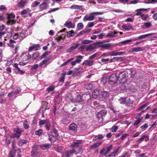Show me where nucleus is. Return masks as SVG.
Masks as SVG:
<instances>
[{
    "instance_id": "f257e3e1",
    "label": "nucleus",
    "mask_w": 157,
    "mask_h": 157,
    "mask_svg": "<svg viewBox=\"0 0 157 157\" xmlns=\"http://www.w3.org/2000/svg\"><path fill=\"white\" fill-rule=\"evenodd\" d=\"M118 80L119 79L117 75L116 74H112L110 76L108 82L110 84L113 85L116 83Z\"/></svg>"
},
{
    "instance_id": "f03ea898",
    "label": "nucleus",
    "mask_w": 157,
    "mask_h": 157,
    "mask_svg": "<svg viewBox=\"0 0 157 157\" xmlns=\"http://www.w3.org/2000/svg\"><path fill=\"white\" fill-rule=\"evenodd\" d=\"M13 132L14 133H13L12 135V138H13L17 137L18 139L21 134L22 130L20 128H15L14 129Z\"/></svg>"
},
{
    "instance_id": "7ed1b4c3",
    "label": "nucleus",
    "mask_w": 157,
    "mask_h": 157,
    "mask_svg": "<svg viewBox=\"0 0 157 157\" xmlns=\"http://www.w3.org/2000/svg\"><path fill=\"white\" fill-rule=\"evenodd\" d=\"M107 113L106 110H102L99 112L97 115V117L99 121L102 122L103 121V117L105 116Z\"/></svg>"
},
{
    "instance_id": "20e7f679",
    "label": "nucleus",
    "mask_w": 157,
    "mask_h": 157,
    "mask_svg": "<svg viewBox=\"0 0 157 157\" xmlns=\"http://www.w3.org/2000/svg\"><path fill=\"white\" fill-rule=\"evenodd\" d=\"M49 0H44L42 3L39 6V8L40 11L45 10L48 6V4Z\"/></svg>"
},
{
    "instance_id": "39448f33",
    "label": "nucleus",
    "mask_w": 157,
    "mask_h": 157,
    "mask_svg": "<svg viewBox=\"0 0 157 157\" xmlns=\"http://www.w3.org/2000/svg\"><path fill=\"white\" fill-rule=\"evenodd\" d=\"M117 76H118L119 80H122L126 78V77L128 76V72L126 71L121 72Z\"/></svg>"
},
{
    "instance_id": "423d86ee",
    "label": "nucleus",
    "mask_w": 157,
    "mask_h": 157,
    "mask_svg": "<svg viewBox=\"0 0 157 157\" xmlns=\"http://www.w3.org/2000/svg\"><path fill=\"white\" fill-rule=\"evenodd\" d=\"M48 137V140L52 143L55 142L56 140V136H55L52 134V132H48L47 133Z\"/></svg>"
},
{
    "instance_id": "0eeeda50",
    "label": "nucleus",
    "mask_w": 157,
    "mask_h": 157,
    "mask_svg": "<svg viewBox=\"0 0 157 157\" xmlns=\"http://www.w3.org/2000/svg\"><path fill=\"white\" fill-rule=\"evenodd\" d=\"M76 152L75 150H69L64 152L62 155V157H69L71 155Z\"/></svg>"
},
{
    "instance_id": "6e6552de",
    "label": "nucleus",
    "mask_w": 157,
    "mask_h": 157,
    "mask_svg": "<svg viewBox=\"0 0 157 157\" xmlns=\"http://www.w3.org/2000/svg\"><path fill=\"white\" fill-rule=\"evenodd\" d=\"M77 126L75 123H72L71 124L69 127V130L72 131L74 132H76L77 131Z\"/></svg>"
},
{
    "instance_id": "1a4fd4ad",
    "label": "nucleus",
    "mask_w": 157,
    "mask_h": 157,
    "mask_svg": "<svg viewBox=\"0 0 157 157\" xmlns=\"http://www.w3.org/2000/svg\"><path fill=\"white\" fill-rule=\"evenodd\" d=\"M40 48V45L37 44L29 47V48L28 51H36L39 50Z\"/></svg>"
},
{
    "instance_id": "9d476101",
    "label": "nucleus",
    "mask_w": 157,
    "mask_h": 157,
    "mask_svg": "<svg viewBox=\"0 0 157 157\" xmlns=\"http://www.w3.org/2000/svg\"><path fill=\"white\" fill-rule=\"evenodd\" d=\"M82 98L83 100H89L91 98V95L89 93L84 94L82 95Z\"/></svg>"
},
{
    "instance_id": "9b49d317",
    "label": "nucleus",
    "mask_w": 157,
    "mask_h": 157,
    "mask_svg": "<svg viewBox=\"0 0 157 157\" xmlns=\"http://www.w3.org/2000/svg\"><path fill=\"white\" fill-rule=\"evenodd\" d=\"M102 48L105 49H109L112 47V46L110 44H107V41H103Z\"/></svg>"
},
{
    "instance_id": "f8f14e48",
    "label": "nucleus",
    "mask_w": 157,
    "mask_h": 157,
    "mask_svg": "<svg viewBox=\"0 0 157 157\" xmlns=\"http://www.w3.org/2000/svg\"><path fill=\"white\" fill-rule=\"evenodd\" d=\"M119 32L114 31L113 32H111L107 34L105 36L106 37H114L117 36V35Z\"/></svg>"
},
{
    "instance_id": "ddd939ff",
    "label": "nucleus",
    "mask_w": 157,
    "mask_h": 157,
    "mask_svg": "<svg viewBox=\"0 0 157 157\" xmlns=\"http://www.w3.org/2000/svg\"><path fill=\"white\" fill-rule=\"evenodd\" d=\"M40 153L37 150H32L31 152V156L33 157L39 156Z\"/></svg>"
},
{
    "instance_id": "4468645a",
    "label": "nucleus",
    "mask_w": 157,
    "mask_h": 157,
    "mask_svg": "<svg viewBox=\"0 0 157 157\" xmlns=\"http://www.w3.org/2000/svg\"><path fill=\"white\" fill-rule=\"evenodd\" d=\"M95 87L94 84L90 83H87L85 85V88L88 90H91L94 89Z\"/></svg>"
},
{
    "instance_id": "2eb2a0df",
    "label": "nucleus",
    "mask_w": 157,
    "mask_h": 157,
    "mask_svg": "<svg viewBox=\"0 0 157 157\" xmlns=\"http://www.w3.org/2000/svg\"><path fill=\"white\" fill-rule=\"evenodd\" d=\"M70 8L71 9H77L80 10H83L82 6L78 5H72Z\"/></svg>"
},
{
    "instance_id": "dca6fc26",
    "label": "nucleus",
    "mask_w": 157,
    "mask_h": 157,
    "mask_svg": "<svg viewBox=\"0 0 157 157\" xmlns=\"http://www.w3.org/2000/svg\"><path fill=\"white\" fill-rule=\"evenodd\" d=\"M152 34H153L152 33H148V34H146L142 35L138 37L136 39H135V40H134L135 41V40H136L138 39H140L146 38L149 36H151L152 35Z\"/></svg>"
},
{
    "instance_id": "f3484780",
    "label": "nucleus",
    "mask_w": 157,
    "mask_h": 157,
    "mask_svg": "<svg viewBox=\"0 0 157 157\" xmlns=\"http://www.w3.org/2000/svg\"><path fill=\"white\" fill-rule=\"evenodd\" d=\"M26 31L25 30H22L19 35V38L22 40L25 36Z\"/></svg>"
},
{
    "instance_id": "a211bd4d",
    "label": "nucleus",
    "mask_w": 157,
    "mask_h": 157,
    "mask_svg": "<svg viewBox=\"0 0 157 157\" xmlns=\"http://www.w3.org/2000/svg\"><path fill=\"white\" fill-rule=\"evenodd\" d=\"M71 147L74 149H77L79 147V143L78 142H73L70 145Z\"/></svg>"
},
{
    "instance_id": "6ab92c4d",
    "label": "nucleus",
    "mask_w": 157,
    "mask_h": 157,
    "mask_svg": "<svg viewBox=\"0 0 157 157\" xmlns=\"http://www.w3.org/2000/svg\"><path fill=\"white\" fill-rule=\"evenodd\" d=\"M26 3V1H24L22 0L18 3L17 5L19 7L23 8L25 6Z\"/></svg>"
},
{
    "instance_id": "aec40b11",
    "label": "nucleus",
    "mask_w": 157,
    "mask_h": 157,
    "mask_svg": "<svg viewBox=\"0 0 157 157\" xmlns=\"http://www.w3.org/2000/svg\"><path fill=\"white\" fill-rule=\"evenodd\" d=\"M28 142V141L27 140H19L17 144L20 147L22 146L24 144H26Z\"/></svg>"
},
{
    "instance_id": "412c9836",
    "label": "nucleus",
    "mask_w": 157,
    "mask_h": 157,
    "mask_svg": "<svg viewBox=\"0 0 157 157\" xmlns=\"http://www.w3.org/2000/svg\"><path fill=\"white\" fill-rule=\"evenodd\" d=\"M132 51V52H138L140 51H142L144 49L142 47H137L131 49Z\"/></svg>"
},
{
    "instance_id": "4be33fe9",
    "label": "nucleus",
    "mask_w": 157,
    "mask_h": 157,
    "mask_svg": "<svg viewBox=\"0 0 157 157\" xmlns=\"http://www.w3.org/2000/svg\"><path fill=\"white\" fill-rule=\"evenodd\" d=\"M124 53L123 52H116L115 51H112L110 53L109 55L111 56H117V55H121Z\"/></svg>"
},
{
    "instance_id": "5701e85b",
    "label": "nucleus",
    "mask_w": 157,
    "mask_h": 157,
    "mask_svg": "<svg viewBox=\"0 0 157 157\" xmlns=\"http://www.w3.org/2000/svg\"><path fill=\"white\" fill-rule=\"evenodd\" d=\"M99 92L98 90H95L92 93V97L94 98H97L99 95Z\"/></svg>"
},
{
    "instance_id": "b1692460",
    "label": "nucleus",
    "mask_w": 157,
    "mask_h": 157,
    "mask_svg": "<svg viewBox=\"0 0 157 157\" xmlns=\"http://www.w3.org/2000/svg\"><path fill=\"white\" fill-rule=\"evenodd\" d=\"M39 55L40 53L38 52H35L33 54L32 58L34 60L38 59Z\"/></svg>"
},
{
    "instance_id": "393cba45",
    "label": "nucleus",
    "mask_w": 157,
    "mask_h": 157,
    "mask_svg": "<svg viewBox=\"0 0 157 157\" xmlns=\"http://www.w3.org/2000/svg\"><path fill=\"white\" fill-rule=\"evenodd\" d=\"M96 48L100 47H102L103 43V41H98L94 43Z\"/></svg>"
},
{
    "instance_id": "a878e982",
    "label": "nucleus",
    "mask_w": 157,
    "mask_h": 157,
    "mask_svg": "<svg viewBox=\"0 0 157 157\" xmlns=\"http://www.w3.org/2000/svg\"><path fill=\"white\" fill-rule=\"evenodd\" d=\"M28 122L27 120H25L23 122V125L24 128L25 129H27L29 128L30 126L28 124Z\"/></svg>"
},
{
    "instance_id": "bb28decb",
    "label": "nucleus",
    "mask_w": 157,
    "mask_h": 157,
    "mask_svg": "<svg viewBox=\"0 0 157 157\" xmlns=\"http://www.w3.org/2000/svg\"><path fill=\"white\" fill-rule=\"evenodd\" d=\"M95 48H95L94 45L93 43L92 44L90 45L88 47H87L86 48V49L87 51H92Z\"/></svg>"
},
{
    "instance_id": "cd10ccee",
    "label": "nucleus",
    "mask_w": 157,
    "mask_h": 157,
    "mask_svg": "<svg viewBox=\"0 0 157 157\" xmlns=\"http://www.w3.org/2000/svg\"><path fill=\"white\" fill-rule=\"evenodd\" d=\"M80 45V44H79L78 43L76 44L75 46H71L70 47L69 49H68V52H72V51L75 50Z\"/></svg>"
},
{
    "instance_id": "c85d7f7f",
    "label": "nucleus",
    "mask_w": 157,
    "mask_h": 157,
    "mask_svg": "<svg viewBox=\"0 0 157 157\" xmlns=\"http://www.w3.org/2000/svg\"><path fill=\"white\" fill-rule=\"evenodd\" d=\"M122 28L123 29L127 31H129L132 28V25L130 24L128 25H123L122 26Z\"/></svg>"
},
{
    "instance_id": "c756f323",
    "label": "nucleus",
    "mask_w": 157,
    "mask_h": 157,
    "mask_svg": "<svg viewBox=\"0 0 157 157\" xmlns=\"http://www.w3.org/2000/svg\"><path fill=\"white\" fill-rule=\"evenodd\" d=\"M94 18V15L89 17L85 16L83 18V21H91L93 20Z\"/></svg>"
},
{
    "instance_id": "7c9ffc66",
    "label": "nucleus",
    "mask_w": 157,
    "mask_h": 157,
    "mask_svg": "<svg viewBox=\"0 0 157 157\" xmlns=\"http://www.w3.org/2000/svg\"><path fill=\"white\" fill-rule=\"evenodd\" d=\"M51 145L49 144H44L40 145V147L43 150H44L49 148Z\"/></svg>"
},
{
    "instance_id": "2f4dec72",
    "label": "nucleus",
    "mask_w": 157,
    "mask_h": 157,
    "mask_svg": "<svg viewBox=\"0 0 157 157\" xmlns=\"http://www.w3.org/2000/svg\"><path fill=\"white\" fill-rule=\"evenodd\" d=\"M16 42L12 39H10L9 40V43L7 44L8 46L11 48H13L14 45V43H16Z\"/></svg>"
},
{
    "instance_id": "473e14b6",
    "label": "nucleus",
    "mask_w": 157,
    "mask_h": 157,
    "mask_svg": "<svg viewBox=\"0 0 157 157\" xmlns=\"http://www.w3.org/2000/svg\"><path fill=\"white\" fill-rule=\"evenodd\" d=\"M94 61L93 60H85L84 61V63L85 65L88 66H91L93 64Z\"/></svg>"
},
{
    "instance_id": "72a5a7b5",
    "label": "nucleus",
    "mask_w": 157,
    "mask_h": 157,
    "mask_svg": "<svg viewBox=\"0 0 157 157\" xmlns=\"http://www.w3.org/2000/svg\"><path fill=\"white\" fill-rule=\"evenodd\" d=\"M31 56L29 53L25 55L22 58L23 61H26L31 58Z\"/></svg>"
},
{
    "instance_id": "f704fd0d",
    "label": "nucleus",
    "mask_w": 157,
    "mask_h": 157,
    "mask_svg": "<svg viewBox=\"0 0 157 157\" xmlns=\"http://www.w3.org/2000/svg\"><path fill=\"white\" fill-rule=\"evenodd\" d=\"M102 142H100L97 143H95L90 146V148L93 149L99 147L101 144Z\"/></svg>"
},
{
    "instance_id": "c9c22d12",
    "label": "nucleus",
    "mask_w": 157,
    "mask_h": 157,
    "mask_svg": "<svg viewBox=\"0 0 157 157\" xmlns=\"http://www.w3.org/2000/svg\"><path fill=\"white\" fill-rule=\"evenodd\" d=\"M66 33L67 34V36L68 37H70L71 36H74L75 34H74V31L72 30L71 31L67 32Z\"/></svg>"
},
{
    "instance_id": "e433bc0d",
    "label": "nucleus",
    "mask_w": 157,
    "mask_h": 157,
    "mask_svg": "<svg viewBox=\"0 0 157 157\" xmlns=\"http://www.w3.org/2000/svg\"><path fill=\"white\" fill-rule=\"evenodd\" d=\"M16 22V21L15 20L9 19L7 22L6 24L8 25H12L14 24Z\"/></svg>"
},
{
    "instance_id": "4c0bfd02",
    "label": "nucleus",
    "mask_w": 157,
    "mask_h": 157,
    "mask_svg": "<svg viewBox=\"0 0 157 157\" xmlns=\"http://www.w3.org/2000/svg\"><path fill=\"white\" fill-rule=\"evenodd\" d=\"M51 53V52H48V51H47V52H44L43 55H42L40 57V59H43V58H45L46 57L49 55V54H50V53Z\"/></svg>"
},
{
    "instance_id": "58836bf2",
    "label": "nucleus",
    "mask_w": 157,
    "mask_h": 157,
    "mask_svg": "<svg viewBox=\"0 0 157 157\" xmlns=\"http://www.w3.org/2000/svg\"><path fill=\"white\" fill-rule=\"evenodd\" d=\"M76 57V59L75 60V62H76L77 63H80L82 59V56L79 55L77 56Z\"/></svg>"
},
{
    "instance_id": "ea45409f",
    "label": "nucleus",
    "mask_w": 157,
    "mask_h": 157,
    "mask_svg": "<svg viewBox=\"0 0 157 157\" xmlns=\"http://www.w3.org/2000/svg\"><path fill=\"white\" fill-rule=\"evenodd\" d=\"M48 121L45 120H40L39 122V124L40 126H41L44 125V124H46V122Z\"/></svg>"
},
{
    "instance_id": "a19ab883",
    "label": "nucleus",
    "mask_w": 157,
    "mask_h": 157,
    "mask_svg": "<svg viewBox=\"0 0 157 157\" xmlns=\"http://www.w3.org/2000/svg\"><path fill=\"white\" fill-rule=\"evenodd\" d=\"M16 151H10L8 153V157H14L16 154Z\"/></svg>"
},
{
    "instance_id": "79ce46f5",
    "label": "nucleus",
    "mask_w": 157,
    "mask_h": 157,
    "mask_svg": "<svg viewBox=\"0 0 157 157\" xmlns=\"http://www.w3.org/2000/svg\"><path fill=\"white\" fill-rule=\"evenodd\" d=\"M101 94L103 97L106 98L109 96V93L107 91H103L101 92Z\"/></svg>"
},
{
    "instance_id": "37998d69",
    "label": "nucleus",
    "mask_w": 157,
    "mask_h": 157,
    "mask_svg": "<svg viewBox=\"0 0 157 157\" xmlns=\"http://www.w3.org/2000/svg\"><path fill=\"white\" fill-rule=\"evenodd\" d=\"M55 87L54 85H51L47 88V90L48 92L52 91L54 90Z\"/></svg>"
},
{
    "instance_id": "c03bdc74",
    "label": "nucleus",
    "mask_w": 157,
    "mask_h": 157,
    "mask_svg": "<svg viewBox=\"0 0 157 157\" xmlns=\"http://www.w3.org/2000/svg\"><path fill=\"white\" fill-rule=\"evenodd\" d=\"M118 149V148L117 149L114 151L113 152H112L110 154L108 155V157H111L112 156L114 157L115 156L117 152Z\"/></svg>"
},
{
    "instance_id": "a18cd8bd",
    "label": "nucleus",
    "mask_w": 157,
    "mask_h": 157,
    "mask_svg": "<svg viewBox=\"0 0 157 157\" xmlns=\"http://www.w3.org/2000/svg\"><path fill=\"white\" fill-rule=\"evenodd\" d=\"M151 23L149 22L145 23L143 25V26H144V27H143V28L144 29L149 28L151 27Z\"/></svg>"
},
{
    "instance_id": "49530a36",
    "label": "nucleus",
    "mask_w": 157,
    "mask_h": 157,
    "mask_svg": "<svg viewBox=\"0 0 157 157\" xmlns=\"http://www.w3.org/2000/svg\"><path fill=\"white\" fill-rule=\"evenodd\" d=\"M7 19L8 20L10 19H14L15 17V16L14 14L13 13H10V14H7Z\"/></svg>"
},
{
    "instance_id": "de8ad7c7",
    "label": "nucleus",
    "mask_w": 157,
    "mask_h": 157,
    "mask_svg": "<svg viewBox=\"0 0 157 157\" xmlns=\"http://www.w3.org/2000/svg\"><path fill=\"white\" fill-rule=\"evenodd\" d=\"M50 122L48 121L45 124V127L47 131H49L50 130Z\"/></svg>"
},
{
    "instance_id": "09e8293b",
    "label": "nucleus",
    "mask_w": 157,
    "mask_h": 157,
    "mask_svg": "<svg viewBox=\"0 0 157 157\" xmlns=\"http://www.w3.org/2000/svg\"><path fill=\"white\" fill-rule=\"evenodd\" d=\"M93 42L92 40H82L81 41V44H89Z\"/></svg>"
},
{
    "instance_id": "8fccbe9b",
    "label": "nucleus",
    "mask_w": 157,
    "mask_h": 157,
    "mask_svg": "<svg viewBox=\"0 0 157 157\" xmlns=\"http://www.w3.org/2000/svg\"><path fill=\"white\" fill-rule=\"evenodd\" d=\"M43 130L42 129H39L35 131V134L36 135L40 136L43 133Z\"/></svg>"
},
{
    "instance_id": "3c124183",
    "label": "nucleus",
    "mask_w": 157,
    "mask_h": 157,
    "mask_svg": "<svg viewBox=\"0 0 157 157\" xmlns=\"http://www.w3.org/2000/svg\"><path fill=\"white\" fill-rule=\"evenodd\" d=\"M134 40L129 39L128 40H125L120 42V43L123 44H125L131 42L132 41H134Z\"/></svg>"
},
{
    "instance_id": "603ef678",
    "label": "nucleus",
    "mask_w": 157,
    "mask_h": 157,
    "mask_svg": "<svg viewBox=\"0 0 157 157\" xmlns=\"http://www.w3.org/2000/svg\"><path fill=\"white\" fill-rule=\"evenodd\" d=\"M66 75V74L65 73H63L62 74V77L60 78V79L59 80V82L61 83L63 82L64 79H65V76Z\"/></svg>"
},
{
    "instance_id": "864d4df0",
    "label": "nucleus",
    "mask_w": 157,
    "mask_h": 157,
    "mask_svg": "<svg viewBox=\"0 0 157 157\" xmlns=\"http://www.w3.org/2000/svg\"><path fill=\"white\" fill-rule=\"evenodd\" d=\"M78 148V152H77L76 151V152L74 153H75L76 155H77L78 154H81L83 152V150L81 147H79Z\"/></svg>"
},
{
    "instance_id": "5fc2aeb1",
    "label": "nucleus",
    "mask_w": 157,
    "mask_h": 157,
    "mask_svg": "<svg viewBox=\"0 0 157 157\" xmlns=\"http://www.w3.org/2000/svg\"><path fill=\"white\" fill-rule=\"evenodd\" d=\"M126 98H125L121 97L119 99V103L121 104H124L125 103Z\"/></svg>"
},
{
    "instance_id": "6e6d98bb",
    "label": "nucleus",
    "mask_w": 157,
    "mask_h": 157,
    "mask_svg": "<svg viewBox=\"0 0 157 157\" xmlns=\"http://www.w3.org/2000/svg\"><path fill=\"white\" fill-rule=\"evenodd\" d=\"M105 148H102L101 150L100 151V153L101 155H106L108 153L107 152Z\"/></svg>"
},
{
    "instance_id": "4d7b16f0",
    "label": "nucleus",
    "mask_w": 157,
    "mask_h": 157,
    "mask_svg": "<svg viewBox=\"0 0 157 157\" xmlns=\"http://www.w3.org/2000/svg\"><path fill=\"white\" fill-rule=\"evenodd\" d=\"M49 61V59H45L43 60L41 63L39 64V66H41L42 65L44 64H46Z\"/></svg>"
},
{
    "instance_id": "13d9d810",
    "label": "nucleus",
    "mask_w": 157,
    "mask_h": 157,
    "mask_svg": "<svg viewBox=\"0 0 157 157\" xmlns=\"http://www.w3.org/2000/svg\"><path fill=\"white\" fill-rule=\"evenodd\" d=\"M72 24L71 22L70 21L68 22H66L65 25V26L67 28H71V27Z\"/></svg>"
},
{
    "instance_id": "bf43d9fd",
    "label": "nucleus",
    "mask_w": 157,
    "mask_h": 157,
    "mask_svg": "<svg viewBox=\"0 0 157 157\" xmlns=\"http://www.w3.org/2000/svg\"><path fill=\"white\" fill-rule=\"evenodd\" d=\"M53 130L54 132V133L55 134V136L56 137H58L59 136V134L58 132L54 126H53Z\"/></svg>"
},
{
    "instance_id": "052dcab7",
    "label": "nucleus",
    "mask_w": 157,
    "mask_h": 157,
    "mask_svg": "<svg viewBox=\"0 0 157 157\" xmlns=\"http://www.w3.org/2000/svg\"><path fill=\"white\" fill-rule=\"evenodd\" d=\"M118 129V127L117 126H113L112 128V131L113 132H116Z\"/></svg>"
},
{
    "instance_id": "680f3d73",
    "label": "nucleus",
    "mask_w": 157,
    "mask_h": 157,
    "mask_svg": "<svg viewBox=\"0 0 157 157\" xmlns=\"http://www.w3.org/2000/svg\"><path fill=\"white\" fill-rule=\"evenodd\" d=\"M136 73V70H134L131 71V77L132 78H134Z\"/></svg>"
},
{
    "instance_id": "e2e57ef3",
    "label": "nucleus",
    "mask_w": 157,
    "mask_h": 157,
    "mask_svg": "<svg viewBox=\"0 0 157 157\" xmlns=\"http://www.w3.org/2000/svg\"><path fill=\"white\" fill-rule=\"evenodd\" d=\"M148 127V124L147 123H145L143 125L140 127V128L143 131L145 130Z\"/></svg>"
},
{
    "instance_id": "0e129e2a",
    "label": "nucleus",
    "mask_w": 157,
    "mask_h": 157,
    "mask_svg": "<svg viewBox=\"0 0 157 157\" xmlns=\"http://www.w3.org/2000/svg\"><path fill=\"white\" fill-rule=\"evenodd\" d=\"M138 119L133 124L134 126L137 125L141 121L142 119L140 118H138Z\"/></svg>"
},
{
    "instance_id": "69168bd1",
    "label": "nucleus",
    "mask_w": 157,
    "mask_h": 157,
    "mask_svg": "<svg viewBox=\"0 0 157 157\" xmlns=\"http://www.w3.org/2000/svg\"><path fill=\"white\" fill-rule=\"evenodd\" d=\"M77 27L79 30H81L83 28V25L82 23H79L77 25Z\"/></svg>"
},
{
    "instance_id": "338daca9",
    "label": "nucleus",
    "mask_w": 157,
    "mask_h": 157,
    "mask_svg": "<svg viewBox=\"0 0 157 157\" xmlns=\"http://www.w3.org/2000/svg\"><path fill=\"white\" fill-rule=\"evenodd\" d=\"M128 136V135L127 133H125L122 135L120 138V139L124 140L126 137Z\"/></svg>"
},
{
    "instance_id": "774afa93",
    "label": "nucleus",
    "mask_w": 157,
    "mask_h": 157,
    "mask_svg": "<svg viewBox=\"0 0 157 157\" xmlns=\"http://www.w3.org/2000/svg\"><path fill=\"white\" fill-rule=\"evenodd\" d=\"M156 2H157V0H145V2L147 4Z\"/></svg>"
}]
</instances>
